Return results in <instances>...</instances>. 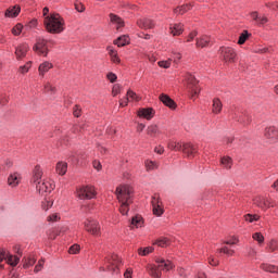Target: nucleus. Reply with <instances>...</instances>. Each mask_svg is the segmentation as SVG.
<instances>
[{
	"label": "nucleus",
	"instance_id": "nucleus-1",
	"mask_svg": "<svg viewBox=\"0 0 278 278\" xmlns=\"http://www.w3.org/2000/svg\"><path fill=\"white\" fill-rule=\"evenodd\" d=\"M115 194L117 197V200L119 201L121 206H119V212L124 216L128 214L129 212V204L134 203L131 200V194H134V189L127 185H122L116 188Z\"/></svg>",
	"mask_w": 278,
	"mask_h": 278
},
{
	"label": "nucleus",
	"instance_id": "nucleus-2",
	"mask_svg": "<svg viewBox=\"0 0 278 278\" xmlns=\"http://www.w3.org/2000/svg\"><path fill=\"white\" fill-rule=\"evenodd\" d=\"M43 25L49 34H62L65 22L60 14L52 13L45 17Z\"/></svg>",
	"mask_w": 278,
	"mask_h": 278
},
{
	"label": "nucleus",
	"instance_id": "nucleus-3",
	"mask_svg": "<svg viewBox=\"0 0 278 278\" xmlns=\"http://www.w3.org/2000/svg\"><path fill=\"white\" fill-rule=\"evenodd\" d=\"M155 263L157 265L149 264L147 266L149 275L152 276L153 278H161L162 270H173L175 266L170 261H166L164 258H156Z\"/></svg>",
	"mask_w": 278,
	"mask_h": 278
},
{
	"label": "nucleus",
	"instance_id": "nucleus-4",
	"mask_svg": "<svg viewBox=\"0 0 278 278\" xmlns=\"http://www.w3.org/2000/svg\"><path fill=\"white\" fill-rule=\"evenodd\" d=\"M104 266L105 269L109 270V273L118 275V273H121V266H123V261L118 255L111 254L105 257Z\"/></svg>",
	"mask_w": 278,
	"mask_h": 278
},
{
	"label": "nucleus",
	"instance_id": "nucleus-5",
	"mask_svg": "<svg viewBox=\"0 0 278 278\" xmlns=\"http://www.w3.org/2000/svg\"><path fill=\"white\" fill-rule=\"evenodd\" d=\"M75 194L77 199H79L80 201H86V200L94 199V197H97V191L92 186H83L76 189Z\"/></svg>",
	"mask_w": 278,
	"mask_h": 278
},
{
	"label": "nucleus",
	"instance_id": "nucleus-6",
	"mask_svg": "<svg viewBox=\"0 0 278 278\" xmlns=\"http://www.w3.org/2000/svg\"><path fill=\"white\" fill-rule=\"evenodd\" d=\"M185 81L187 84V88L189 92L191 93V99H194L199 92H201V89L199 88V80L192 74H186L185 75Z\"/></svg>",
	"mask_w": 278,
	"mask_h": 278
},
{
	"label": "nucleus",
	"instance_id": "nucleus-7",
	"mask_svg": "<svg viewBox=\"0 0 278 278\" xmlns=\"http://www.w3.org/2000/svg\"><path fill=\"white\" fill-rule=\"evenodd\" d=\"M33 51H35L37 55H42L43 58H47V55H49V46L47 39L42 37H37L36 43L33 47Z\"/></svg>",
	"mask_w": 278,
	"mask_h": 278
},
{
	"label": "nucleus",
	"instance_id": "nucleus-8",
	"mask_svg": "<svg viewBox=\"0 0 278 278\" xmlns=\"http://www.w3.org/2000/svg\"><path fill=\"white\" fill-rule=\"evenodd\" d=\"M85 230L88 231V233H91V236H96V238H99L101 236V225H99V222L92 218H88L84 222Z\"/></svg>",
	"mask_w": 278,
	"mask_h": 278
},
{
	"label": "nucleus",
	"instance_id": "nucleus-9",
	"mask_svg": "<svg viewBox=\"0 0 278 278\" xmlns=\"http://www.w3.org/2000/svg\"><path fill=\"white\" fill-rule=\"evenodd\" d=\"M219 54L223 61L226 62V64H233L236 62V50L231 47H220L219 48Z\"/></svg>",
	"mask_w": 278,
	"mask_h": 278
},
{
	"label": "nucleus",
	"instance_id": "nucleus-10",
	"mask_svg": "<svg viewBox=\"0 0 278 278\" xmlns=\"http://www.w3.org/2000/svg\"><path fill=\"white\" fill-rule=\"evenodd\" d=\"M253 203L254 205H256V207H260L261 210H268L269 207H275V205L273 204V201L264 195H256L253 199Z\"/></svg>",
	"mask_w": 278,
	"mask_h": 278
},
{
	"label": "nucleus",
	"instance_id": "nucleus-11",
	"mask_svg": "<svg viewBox=\"0 0 278 278\" xmlns=\"http://www.w3.org/2000/svg\"><path fill=\"white\" fill-rule=\"evenodd\" d=\"M36 186V190L39 192V194H45L46 192H51L54 190L55 185L49 180H42L41 182H38Z\"/></svg>",
	"mask_w": 278,
	"mask_h": 278
},
{
	"label": "nucleus",
	"instance_id": "nucleus-12",
	"mask_svg": "<svg viewBox=\"0 0 278 278\" xmlns=\"http://www.w3.org/2000/svg\"><path fill=\"white\" fill-rule=\"evenodd\" d=\"M3 260H7V263L10 264V266H16L18 262H21L18 256L8 255L3 250H0V268H3V265H1Z\"/></svg>",
	"mask_w": 278,
	"mask_h": 278
},
{
	"label": "nucleus",
	"instance_id": "nucleus-13",
	"mask_svg": "<svg viewBox=\"0 0 278 278\" xmlns=\"http://www.w3.org/2000/svg\"><path fill=\"white\" fill-rule=\"evenodd\" d=\"M152 212L154 216H162L164 214V207L162 206V201L157 197L152 198Z\"/></svg>",
	"mask_w": 278,
	"mask_h": 278
},
{
	"label": "nucleus",
	"instance_id": "nucleus-14",
	"mask_svg": "<svg viewBox=\"0 0 278 278\" xmlns=\"http://www.w3.org/2000/svg\"><path fill=\"white\" fill-rule=\"evenodd\" d=\"M264 136L269 142H275L278 139V129L275 126L265 128Z\"/></svg>",
	"mask_w": 278,
	"mask_h": 278
},
{
	"label": "nucleus",
	"instance_id": "nucleus-15",
	"mask_svg": "<svg viewBox=\"0 0 278 278\" xmlns=\"http://www.w3.org/2000/svg\"><path fill=\"white\" fill-rule=\"evenodd\" d=\"M42 167H40V165H36L34 170H33V177L30 179L31 184H34V186H36L37 184H40L42 181Z\"/></svg>",
	"mask_w": 278,
	"mask_h": 278
},
{
	"label": "nucleus",
	"instance_id": "nucleus-16",
	"mask_svg": "<svg viewBox=\"0 0 278 278\" xmlns=\"http://www.w3.org/2000/svg\"><path fill=\"white\" fill-rule=\"evenodd\" d=\"M137 114L139 118H146L147 121H151V118L155 116V111L152 108L139 109Z\"/></svg>",
	"mask_w": 278,
	"mask_h": 278
},
{
	"label": "nucleus",
	"instance_id": "nucleus-17",
	"mask_svg": "<svg viewBox=\"0 0 278 278\" xmlns=\"http://www.w3.org/2000/svg\"><path fill=\"white\" fill-rule=\"evenodd\" d=\"M27 51H29V45L21 43L15 48V55L17 60H23L25 55H27Z\"/></svg>",
	"mask_w": 278,
	"mask_h": 278
},
{
	"label": "nucleus",
	"instance_id": "nucleus-18",
	"mask_svg": "<svg viewBox=\"0 0 278 278\" xmlns=\"http://www.w3.org/2000/svg\"><path fill=\"white\" fill-rule=\"evenodd\" d=\"M181 151L190 160L197 153V148L192 143H184Z\"/></svg>",
	"mask_w": 278,
	"mask_h": 278
},
{
	"label": "nucleus",
	"instance_id": "nucleus-19",
	"mask_svg": "<svg viewBox=\"0 0 278 278\" xmlns=\"http://www.w3.org/2000/svg\"><path fill=\"white\" fill-rule=\"evenodd\" d=\"M160 101L170 110H175L177 108V104L168 94L162 93L160 96Z\"/></svg>",
	"mask_w": 278,
	"mask_h": 278
},
{
	"label": "nucleus",
	"instance_id": "nucleus-20",
	"mask_svg": "<svg viewBox=\"0 0 278 278\" xmlns=\"http://www.w3.org/2000/svg\"><path fill=\"white\" fill-rule=\"evenodd\" d=\"M137 25L141 29H153L155 27V23H153L152 20H149V18L138 20Z\"/></svg>",
	"mask_w": 278,
	"mask_h": 278
},
{
	"label": "nucleus",
	"instance_id": "nucleus-21",
	"mask_svg": "<svg viewBox=\"0 0 278 278\" xmlns=\"http://www.w3.org/2000/svg\"><path fill=\"white\" fill-rule=\"evenodd\" d=\"M250 16L255 21L256 25H266L268 23V17L266 15H260L257 11L252 12Z\"/></svg>",
	"mask_w": 278,
	"mask_h": 278
},
{
	"label": "nucleus",
	"instance_id": "nucleus-22",
	"mask_svg": "<svg viewBox=\"0 0 278 278\" xmlns=\"http://www.w3.org/2000/svg\"><path fill=\"white\" fill-rule=\"evenodd\" d=\"M144 219H142V216L136 215L130 220V229H140V227H143Z\"/></svg>",
	"mask_w": 278,
	"mask_h": 278
},
{
	"label": "nucleus",
	"instance_id": "nucleus-23",
	"mask_svg": "<svg viewBox=\"0 0 278 278\" xmlns=\"http://www.w3.org/2000/svg\"><path fill=\"white\" fill-rule=\"evenodd\" d=\"M212 43V38L207 35H203L200 38L197 39V47H200L201 49L205 47H210Z\"/></svg>",
	"mask_w": 278,
	"mask_h": 278
},
{
	"label": "nucleus",
	"instance_id": "nucleus-24",
	"mask_svg": "<svg viewBox=\"0 0 278 278\" xmlns=\"http://www.w3.org/2000/svg\"><path fill=\"white\" fill-rule=\"evenodd\" d=\"M8 184L9 186H11V188H16V186L21 184V174L18 173L11 174L8 178Z\"/></svg>",
	"mask_w": 278,
	"mask_h": 278
},
{
	"label": "nucleus",
	"instance_id": "nucleus-25",
	"mask_svg": "<svg viewBox=\"0 0 278 278\" xmlns=\"http://www.w3.org/2000/svg\"><path fill=\"white\" fill-rule=\"evenodd\" d=\"M167 149H169V151H182L184 143L181 141L169 140L167 142Z\"/></svg>",
	"mask_w": 278,
	"mask_h": 278
},
{
	"label": "nucleus",
	"instance_id": "nucleus-26",
	"mask_svg": "<svg viewBox=\"0 0 278 278\" xmlns=\"http://www.w3.org/2000/svg\"><path fill=\"white\" fill-rule=\"evenodd\" d=\"M169 31L173 36H181L184 34V24L178 23L169 26Z\"/></svg>",
	"mask_w": 278,
	"mask_h": 278
},
{
	"label": "nucleus",
	"instance_id": "nucleus-27",
	"mask_svg": "<svg viewBox=\"0 0 278 278\" xmlns=\"http://www.w3.org/2000/svg\"><path fill=\"white\" fill-rule=\"evenodd\" d=\"M110 21L113 25H116V29H121V27H125V22L118 15L111 13Z\"/></svg>",
	"mask_w": 278,
	"mask_h": 278
},
{
	"label": "nucleus",
	"instance_id": "nucleus-28",
	"mask_svg": "<svg viewBox=\"0 0 278 278\" xmlns=\"http://www.w3.org/2000/svg\"><path fill=\"white\" fill-rule=\"evenodd\" d=\"M51 68H53V63H51L49 61L41 63L38 68L39 75L45 77V73H49V71H51Z\"/></svg>",
	"mask_w": 278,
	"mask_h": 278
},
{
	"label": "nucleus",
	"instance_id": "nucleus-29",
	"mask_svg": "<svg viewBox=\"0 0 278 278\" xmlns=\"http://www.w3.org/2000/svg\"><path fill=\"white\" fill-rule=\"evenodd\" d=\"M212 112L213 114H220V112H223V102L220 99H213Z\"/></svg>",
	"mask_w": 278,
	"mask_h": 278
},
{
	"label": "nucleus",
	"instance_id": "nucleus-30",
	"mask_svg": "<svg viewBox=\"0 0 278 278\" xmlns=\"http://www.w3.org/2000/svg\"><path fill=\"white\" fill-rule=\"evenodd\" d=\"M21 14V7H13V8H9L7 11H5V16L8 18H16V16Z\"/></svg>",
	"mask_w": 278,
	"mask_h": 278
},
{
	"label": "nucleus",
	"instance_id": "nucleus-31",
	"mask_svg": "<svg viewBox=\"0 0 278 278\" xmlns=\"http://www.w3.org/2000/svg\"><path fill=\"white\" fill-rule=\"evenodd\" d=\"M66 170H68V164L66 162L56 163V173L58 175L64 176L66 175Z\"/></svg>",
	"mask_w": 278,
	"mask_h": 278
},
{
	"label": "nucleus",
	"instance_id": "nucleus-32",
	"mask_svg": "<svg viewBox=\"0 0 278 278\" xmlns=\"http://www.w3.org/2000/svg\"><path fill=\"white\" fill-rule=\"evenodd\" d=\"M114 45L118 47H125V45H129V37L124 35L114 40Z\"/></svg>",
	"mask_w": 278,
	"mask_h": 278
},
{
	"label": "nucleus",
	"instance_id": "nucleus-33",
	"mask_svg": "<svg viewBox=\"0 0 278 278\" xmlns=\"http://www.w3.org/2000/svg\"><path fill=\"white\" fill-rule=\"evenodd\" d=\"M262 270H265V273H278V267L275 265L263 263L261 264Z\"/></svg>",
	"mask_w": 278,
	"mask_h": 278
},
{
	"label": "nucleus",
	"instance_id": "nucleus-34",
	"mask_svg": "<svg viewBox=\"0 0 278 278\" xmlns=\"http://www.w3.org/2000/svg\"><path fill=\"white\" fill-rule=\"evenodd\" d=\"M220 164L222 166H224V168H227L229 170V168H231V166L233 165V161L229 156H224L220 160Z\"/></svg>",
	"mask_w": 278,
	"mask_h": 278
},
{
	"label": "nucleus",
	"instance_id": "nucleus-35",
	"mask_svg": "<svg viewBox=\"0 0 278 278\" xmlns=\"http://www.w3.org/2000/svg\"><path fill=\"white\" fill-rule=\"evenodd\" d=\"M192 9V4H185L181 7H178L174 10L175 14H186L189 10Z\"/></svg>",
	"mask_w": 278,
	"mask_h": 278
},
{
	"label": "nucleus",
	"instance_id": "nucleus-36",
	"mask_svg": "<svg viewBox=\"0 0 278 278\" xmlns=\"http://www.w3.org/2000/svg\"><path fill=\"white\" fill-rule=\"evenodd\" d=\"M153 244H156V247H162L164 249L165 247H168V244H170V241L167 238H161L154 241Z\"/></svg>",
	"mask_w": 278,
	"mask_h": 278
},
{
	"label": "nucleus",
	"instance_id": "nucleus-37",
	"mask_svg": "<svg viewBox=\"0 0 278 278\" xmlns=\"http://www.w3.org/2000/svg\"><path fill=\"white\" fill-rule=\"evenodd\" d=\"M153 251H154L153 247H147V248H139L138 249V253L141 256H147L150 253H153Z\"/></svg>",
	"mask_w": 278,
	"mask_h": 278
},
{
	"label": "nucleus",
	"instance_id": "nucleus-38",
	"mask_svg": "<svg viewBox=\"0 0 278 278\" xmlns=\"http://www.w3.org/2000/svg\"><path fill=\"white\" fill-rule=\"evenodd\" d=\"M219 253H224L225 255H228V257H232L235 255L236 251L232 249H229L228 247H223L219 250Z\"/></svg>",
	"mask_w": 278,
	"mask_h": 278
},
{
	"label": "nucleus",
	"instance_id": "nucleus-39",
	"mask_svg": "<svg viewBox=\"0 0 278 278\" xmlns=\"http://www.w3.org/2000/svg\"><path fill=\"white\" fill-rule=\"evenodd\" d=\"M147 131H148V136H152V137H155L156 134H160V129L157 128L156 125L149 126Z\"/></svg>",
	"mask_w": 278,
	"mask_h": 278
},
{
	"label": "nucleus",
	"instance_id": "nucleus-40",
	"mask_svg": "<svg viewBox=\"0 0 278 278\" xmlns=\"http://www.w3.org/2000/svg\"><path fill=\"white\" fill-rule=\"evenodd\" d=\"M244 220H247L248 223H255V222L260 220V215L247 214V215H244Z\"/></svg>",
	"mask_w": 278,
	"mask_h": 278
},
{
	"label": "nucleus",
	"instance_id": "nucleus-41",
	"mask_svg": "<svg viewBox=\"0 0 278 278\" xmlns=\"http://www.w3.org/2000/svg\"><path fill=\"white\" fill-rule=\"evenodd\" d=\"M144 164H146L147 170H155V168H157V163H155V162H153L151 160H147L144 162Z\"/></svg>",
	"mask_w": 278,
	"mask_h": 278
},
{
	"label": "nucleus",
	"instance_id": "nucleus-42",
	"mask_svg": "<svg viewBox=\"0 0 278 278\" xmlns=\"http://www.w3.org/2000/svg\"><path fill=\"white\" fill-rule=\"evenodd\" d=\"M253 240H255L258 244H264V235L262 232H255L252 235Z\"/></svg>",
	"mask_w": 278,
	"mask_h": 278
},
{
	"label": "nucleus",
	"instance_id": "nucleus-43",
	"mask_svg": "<svg viewBox=\"0 0 278 278\" xmlns=\"http://www.w3.org/2000/svg\"><path fill=\"white\" fill-rule=\"evenodd\" d=\"M126 99L131 100V101H140V97H138V94H136V92L128 90L127 94H126Z\"/></svg>",
	"mask_w": 278,
	"mask_h": 278
},
{
	"label": "nucleus",
	"instance_id": "nucleus-44",
	"mask_svg": "<svg viewBox=\"0 0 278 278\" xmlns=\"http://www.w3.org/2000/svg\"><path fill=\"white\" fill-rule=\"evenodd\" d=\"M268 251L270 253L275 252V251H278V241L277 240H271L269 243H268V247H267Z\"/></svg>",
	"mask_w": 278,
	"mask_h": 278
},
{
	"label": "nucleus",
	"instance_id": "nucleus-45",
	"mask_svg": "<svg viewBox=\"0 0 278 278\" xmlns=\"http://www.w3.org/2000/svg\"><path fill=\"white\" fill-rule=\"evenodd\" d=\"M36 264V257L34 256H28L24 263V268H29Z\"/></svg>",
	"mask_w": 278,
	"mask_h": 278
},
{
	"label": "nucleus",
	"instance_id": "nucleus-46",
	"mask_svg": "<svg viewBox=\"0 0 278 278\" xmlns=\"http://www.w3.org/2000/svg\"><path fill=\"white\" fill-rule=\"evenodd\" d=\"M248 38H249V31L243 30V33L239 37L238 45H244L247 42Z\"/></svg>",
	"mask_w": 278,
	"mask_h": 278
},
{
	"label": "nucleus",
	"instance_id": "nucleus-47",
	"mask_svg": "<svg viewBox=\"0 0 278 278\" xmlns=\"http://www.w3.org/2000/svg\"><path fill=\"white\" fill-rule=\"evenodd\" d=\"M42 210H45V212H47L50 207H53V200H45L42 201L41 204Z\"/></svg>",
	"mask_w": 278,
	"mask_h": 278
},
{
	"label": "nucleus",
	"instance_id": "nucleus-48",
	"mask_svg": "<svg viewBox=\"0 0 278 278\" xmlns=\"http://www.w3.org/2000/svg\"><path fill=\"white\" fill-rule=\"evenodd\" d=\"M80 249H81V248L79 247V244H73V245L70 248L68 253H70L71 255H77V253H79Z\"/></svg>",
	"mask_w": 278,
	"mask_h": 278
},
{
	"label": "nucleus",
	"instance_id": "nucleus-49",
	"mask_svg": "<svg viewBox=\"0 0 278 278\" xmlns=\"http://www.w3.org/2000/svg\"><path fill=\"white\" fill-rule=\"evenodd\" d=\"M30 68H31V62H27L25 65L20 67V73H22V75H25V73H29Z\"/></svg>",
	"mask_w": 278,
	"mask_h": 278
},
{
	"label": "nucleus",
	"instance_id": "nucleus-50",
	"mask_svg": "<svg viewBox=\"0 0 278 278\" xmlns=\"http://www.w3.org/2000/svg\"><path fill=\"white\" fill-rule=\"evenodd\" d=\"M21 31H23V26L21 24H17L12 28L13 36H21Z\"/></svg>",
	"mask_w": 278,
	"mask_h": 278
},
{
	"label": "nucleus",
	"instance_id": "nucleus-51",
	"mask_svg": "<svg viewBox=\"0 0 278 278\" xmlns=\"http://www.w3.org/2000/svg\"><path fill=\"white\" fill-rule=\"evenodd\" d=\"M45 266V258H40L37 263V265L35 266V273H40V270H42Z\"/></svg>",
	"mask_w": 278,
	"mask_h": 278
},
{
	"label": "nucleus",
	"instance_id": "nucleus-52",
	"mask_svg": "<svg viewBox=\"0 0 278 278\" xmlns=\"http://www.w3.org/2000/svg\"><path fill=\"white\" fill-rule=\"evenodd\" d=\"M60 220V214L53 213L50 216H48V223H58Z\"/></svg>",
	"mask_w": 278,
	"mask_h": 278
},
{
	"label": "nucleus",
	"instance_id": "nucleus-53",
	"mask_svg": "<svg viewBox=\"0 0 278 278\" xmlns=\"http://www.w3.org/2000/svg\"><path fill=\"white\" fill-rule=\"evenodd\" d=\"M43 88L46 92H55V87L51 83H46Z\"/></svg>",
	"mask_w": 278,
	"mask_h": 278
},
{
	"label": "nucleus",
	"instance_id": "nucleus-54",
	"mask_svg": "<svg viewBox=\"0 0 278 278\" xmlns=\"http://www.w3.org/2000/svg\"><path fill=\"white\" fill-rule=\"evenodd\" d=\"M112 94L113 97H116V94H121V85L115 84L112 88Z\"/></svg>",
	"mask_w": 278,
	"mask_h": 278
},
{
	"label": "nucleus",
	"instance_id": "nucleus-55",
	"mask_svg": "<svg viewBox=\"0 0 278 278\" xmlns=\"http://www.w3.org/2000/svg\"><path fill=\"white\" fill-rule=\"evenodd\" d=\"M159 66L161 68H170V60H168V61H160L159 62Z\"/></svg>",
	"mask_w": 278,
	"mask_h": 278
},
{
	"label": "nucleus",
	"instance_id": "nucleus-56",
	"mask_svg": "<svg viewBox=\"0 0 278 278\" xmlns=\"http://www.w3.org/2000/svg\"><path fill=\"white\" fill-rule=\"evenodd\" d=\"M106 78L109 79V81H111V84H114V81H116V79H118L116 74H114L112 72L106 75Z\"/></svg>",
	"mask_w": 278,
	"mask_h": 278
},
{
	"label": "nucleus",
	"instance_id": "nucleus-57",
	"mask_svg": "<svg viewBox=\"0 0 278 278\" xmlns=\"http://www.w3.org/2000/svg\"><path fill=\"white\" fill-rule=\"evenodd\" d=\"M73 113H74V116H76V118H79L81 116V108L79 105H75Z\"/></svg>",
	"mask_w": 278,
	"mask_h": 278
},
{
	"label": "nucleus",
	"instance_id": "nucleus-58",
	"mask_svg": "<svg viewBox=\"0 0 278 278\" xmlns=\"http://www.w3.org/2000/svg\"><path fill=\"white\" fill-rule=\"evenodd\" d=\"M177 271L179 277H182V278L188 277V273L182 267H178Z\"/></svg>",
	"mask_w": 278,
	"mask_h": 278
},
{
	"label": "nucleus",
	"instance_id": "nucleus-59",
	"mask_svg": "<svg viewBox=\"0 0 278 278\" xmlns=\"http://www.w3.org/2000/svg\"><path fill=\"white\" fill-rule=\"evenodd\" d=\"M8 101H10L8 96H5V94L0 96V105H5L8 103Z\"/></svg>",
	"mask_w": 278,
	"mask_h": 278
},
{
	"label": "nucleus",
	"instance_id": "nucleus-60",
	"mask_svg": "<svg viewBox=\"0 0 278 278\" xmlns=\"http://www.w3.org/2000/svg\"><path fill=\"white\" fill-rule=\"evenodd\" d=\"M75 10H77V12H84V10H86V7H84L80 2H76Z\"/></svg>",
	"mask_w": 278,
	"mask_h": 278
},
{
	"label": "nucleus",
	"instance_id": "nucleus-61",
	"mask_svg": "<svg viewBox=\"0 0 278 278\" xmlns=\"http://www.w3.org/2000/svg\"><path fill=\"white\" fill-rule=\"evenodd\" d=\"M224 244H228V245L232 247V244H238V239L232 238L230 240H226V241H224Z\"/></svg>",
	"mask_w": 278,
	"mask_h": 278
},
{
	"label": "nucleus",
	"instance_id": "nucleus-62",
	"mask_svg": "<svg viewBox=\"0 0 278 278\" xmlns=\"http://www.w3.org/2000/svg\"><path fill=\"white\" fill-rule=\"evenodd\" d=\"M131 275H134V269L131 268L126 269V271L124 273L125 278H131Z\"/></svg>",
	"mask_w": 278,
	"mask_h": 278
},
{
	"label": "nucleus",
	"instance_id": "nucleus-63",
	"mask_svg": "<svg viewBox=\"0 0 278 278\" xmlns=\"http://www.w3.org/2000/svg\"><path fill=\"white\" fill-rule=\"evenodd\" d=\"M154 152L157 153L159 155H162L164 153V147L159 146L154 148Z\"/></svg>",
	"mask_w": 278,
	"mask_h": 278
},
{
	"label": "nucleus",
	"instance_id": "nucleus-64",
	"mask_svg": "<svg viewBox=\"0 0 278 278\" xmlns=\"http://www.w3.org/2000/svg\"><path fill=\"white\" fill-rule=\"evenodd\" d=\"M93 168H96V170H101V168H103L101 162L93 161Z\"/></svg>",
	"mask_w": 278,
	"mask_h": 278
}]
</instances>
